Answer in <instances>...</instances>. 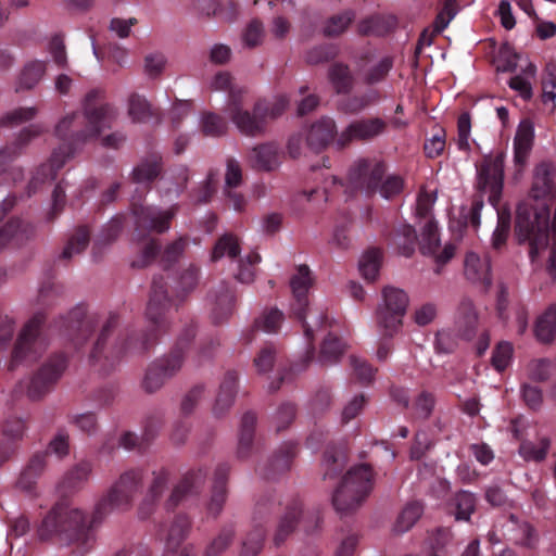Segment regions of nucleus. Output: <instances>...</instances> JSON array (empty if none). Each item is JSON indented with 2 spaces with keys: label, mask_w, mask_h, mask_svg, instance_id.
I'll list each match as a JSON object with an SVG mask.
<instances>
[{
  "label": "nucleus",
  "mask_w": 556,
  "mask_h": 556,
  "mask_svg": "<svg viewBox=\"0 0 556 556\" xmlns=\"http://www.w3.org/2000/svg\"><path fill=\"white\" fill-rule=\"evenodd\" d=\"M548 220L547 207L538 210L526 203L517 205L515 237L518 244L529 242V255L532 261H535L539 253L548 245Z\"/></svg>",
  "instance_id": "f03ea898"
},
{
  "label": "nucleus",
  "mask_w": 556,
  "mask_h": 556,
  "mask_svg": "<svg viewBox=\"0 0 556 556\" xmlns=\"http://www.w3.org/2000/svg\"><path fill=\"white\" fill-rule=\"evenodd\" d=\"M191 525V520L186 514L177 515L169 527L167 544L178 547L188 538Z\"/></svg>",
  "instance_id": "09e8293b"
},
{
  "label": "nucleus",
  "mask_w": 556,
  "mask_h": 556,
  "mask_svg": "<svg viewBox=\"0 0 556 556\" xmlns=\"http://www.w3.org/2000/svg\"><path fill=\"white\" fill-rule=\"evenodd\" d=\"M65 334L76 346H83L93 333L98 320L87 314L84 305H77L63 317Z\"/></svg>",
  "instance_id": "2eb2a0df"
},
{
  "label": "nucleus",
  "mask_w": 556,
  "mask_h": 556,
  "mask_svg": "<svg viewBox=\"0 0 556 556\" xmlns=\"http://www.w3.org/2000/svg\"><path fill=\"white\" fill-rule=\"evenodd\" d=\"M422 241L420 243V252L425 255L435 254L440 249V239L438 235V226L433 219L427 222L421 232Z\"/></svg>",
  "instance_id": "052dcab7"
},
{
  "label": "nucleus",
  "mask_w": 556,
  "mask_h": 556,
  "mask_svg": "<svg viewBox=\"0 0 556 556\" xmlns=\"http://www.w3.org/2000/svg\"><path fill=\"white\" fill-rule=\"evenodd\" d=\"M77 117V113H71L60 119L55 125L54 136L63 142L52 150L47 163L39 166L36 176L29 181V188L36 190L47 180H55L60 169L63 168L67 161L75 156V144L79 143L73 140V134L68 140V132Z\"/></svg>",
  "instance_id": "39448f33"
},
{
  "label": "nucleus",
  "mask_w": 556,
  "mask_h": 556,
  "mask_svg": "<svg viewBox=\"0 0 556 556\" xmlns=\"http://www.w3.org/2000/svg\"><path fill=\"white\" fill-rule=\"evenodd\" d=\"M458 311L457 333L462 339L469 341L476 336L479 321L478 313L473 302L469 299H464L460 302Z\"/></svg>",
  "instance_id": "7c9ffc66"
},
{
  "label": "nucleus",
  "mask_w": 556,
  "mask_h": 556,
  "mask_svg": "<svg viewBox=\"0 0 556 556\" xmlns=\"http://www.w3.org/2000/svg\"><path fill=\"white\" fill-rule=\"evenodd\" d=\"M298 444L293 442L282 443L267 459L262 467V476L266 480H275L279 476L290 470L295 456L298 455Z\"/></svg>",
  "instance_id": "aec40b11"
},
{
  "label": "nucleus",
  "mask_w": 556,
  "mask_h": 556,
  "mask_svg": "<svg viewBox=\"0 0 556 556\" xmlns=\"http://www.w3.org/2000/svg\"><path fill=\"white\" fill-rule=\"evenodd\" d=\"M497 226L493 232L492 247L495 250L502 249L507 241L511 226V214L508 206L503 205L496 208Z\"/></svg>",
  "instance_id": "49530a36"
},
{
  "label": "nucleus",
  "mask_w": 556,
  "mask_h": 556,
  "mask_svg": "<svg viewBox=\"0 0 556 556\" xmlns=\"http://www.w3.org/2000/svg\"><path fill=\"white\" fill-rule=\"evenodd\" d=\"M229 475L230 466L228 464L218 465L214 472L213 491L207 504V510L215 518L222 513L226 503Z\"/></svg>",
  "instance_id": "393cba45"
},
{
  "label": "nucleus",
  "mask_w": 556,
  "mask_h": 556,
  "mask_svg": "<svg viewBox=\"0 0 556 556\" xmlns=\"http://www.w3.org/2000/svg\"><path fill=\"white\" fill-rule=\"evenodd\" d=\"M38 114V110L35 106L29 108H16L12 111L4 113L0 116L1 128H14L22 124L33 121Z\"/></svg>",
  "instance_id": "8fccbe9b"
},
{
  "label": "nucleus",
  "mask_w": 556,
  "mask_h": 556,
  "mask_svg": "<svg viewBox=\"0 0 556 556\" xmlns=\"http://www.w3.org/2000/svg\"><path fill=\"white\" fill-rule=\"evenodd\" d=\"M386 174V164L382 162L371 163L366 159L357 161L348 175L349 186L354 191H366L372 193L378 190Z\"/></svg>",
  "instance_id": "f8f14e48"
},
{
  "label": "nucleus",
  "mask_w": 556,
  "mask_h": 556,
  "mask_svg": "<svg viewBox=\"0 0 556 556\" xmlns=\"http://www.w3.org/2000/svg\"><path fill=\"white\" fill-rule=\"evenodd\" d=\"M126 355L146 356L157 343L162 333L147 328L141 331H122Z\"/></svg>",
  "instance_id": "5701e85b"
},
{
  "label": "nucleus",
  "mask_w": 556,
  "mask_h": 556,
  "mask_svg": "<svg viewBox=\"0 0 556 556\" xmlns=\"http://www.w3.org/2000/svg\"><path fill=\"white\" fill-rule=\"evenodd\" d=\"M464 273L466 278L473 283H483L486 289L492 285L490 265L482 264L480 257L473 252H468L466 254Z\"/></svg>",
  "instance_id": "f704fd0d"
},
{
  "label": "nucleus",
  "mask_w": 556,
  "mask_h": 556,
  "mask_svg": "<svg viewBox=\"0 0 556 556\" xmlns=\"http://www.w3.org/2000/svg\"><path fill=\"white\" fill-rule=\"evenodd\" d=\"M92 467L90 463L80 462L67 471L62 483L66 488H76L88 479Z\"/></svg>",
  "instance_id": "0e129e2a"
},
{
  "label": "nucleus",
  "mask_w": 556,
  "mask_h": 556,
  "mask_svg": "<svg viewBox=\"0 0 556 556\" xmlns=\"http://www.w3.org/2000/svg\"><path fill=\"white\" fill-rule=\"evenodd\" d=\"M533 334L538 342L551 345L556 341V303L549 304L536 317L533 325Z\"/></svg>",
  "instance_id": "cd10ccee"
},
{
  "label": "nucleus",
  "mask_w": 556,
  "mask_h": 556,
  "mask_svg": "<svg viewBox=\"0 0 556 556\" xmlns=\"http://www.w3.org/2000/svg\"><path fill=\"white\" fill-rule=\"evenodd\" d=\"M296 270L298 273L290 279V288L294 299L291 311L299 321H304L308 307V291L313 287L314 279L307 265H299Z\"/></svg>",
  "instance_id": "a211bd4d"
},
{
  "label": "nucleus",
  "mask_w": 556,
  "mask_h": 556,
  "mask_svg": "<svg viewBox=\"0 0 556 556\" xmlns=\"http://www.w3.org/2000/svg\"><path fill=\"white\" fill-rule=\"evenodd\" d=\"M296 416V406L292 403H283L281 404L275 416L274 424L276 427V432L283 431L290 427V425L294 421Z\"/></svg>",
  "instance_id": "338daca9"
},
{
  "label": "nucleus",
  "mask_w": 556,
  "mask_h": 556,
  "mask_svg": "<svg viewBox=\"0 0 556 556\" xmlns=\"http://www.w3.org/2000/svg\"><path fill=\"white\" fill-rule=\"evenodd\" d=\"M346 351L345 343L334 333L329 332L320 344L318 361L327 366L338 363Z\"/></svg>",
  "instance_id": "e433bc0d"
},
{
  "label": "nucleus",
  "mask_w": 556,
  "mask_h": 556,
  "mask_svg": "<svg viewBox=\"0 0 556 556\" xmlns=\"http://www.w3.org/2000/svg\"><path fill=\"white\" fill-rule=\"evenodd\" d=\"M172 301L167 292L166 281L163 276H155L152 280L150 299L146 308V317L151 324V329L164 334L169 331L170 323L166 313Z\"/></svg>",
  "instance_id": "6e6552de"
},
{
  "label": "nucleus",
  "mask_w": 556,
  "mask_h": 556,
  "mask_svg": "<svg viewBox=\"0 0 556 556\" xmlns=\"http://www.w3.org/2000/svg\"><path fill=\"white\" fill-rule=\"evenodd\" d=\"M235 536L236 530L232 526L224 527L206 546L202 556H220L230 546Z\"/></svg>",
  "instance_id": "864d4df0"
},
{
  "label": "nucleus",
  "mask_w": 556,
  "mask_h": 556,
  "mask_svg": "<svg viewBox=\"0 0 556 556\" xmlns=\"http://www.w3.org/2000/svg\"><path fill=\"white\" fill-rule=\"evenodd\" d=\"M240 251L238 239L231 233H225L216 241L211 258L213 262L218 261L225 255L236 258L239 256Z\"/></svg>",
  "instance_id": "3c124183"
},
{
  "label": "nucleus",
  "mask_w": 556,
  "mask_h": 556,
  "mask_svg": "<svg viewBox=\"0 0 556 556\" xmlns=\"http://www.w3.org/2000/svg\"><path fill=\"white\" fill-rule=\"evenodd\" d=\"M26 429V420L20 417H11L1 426V434L10 442H20L24 439Z\"/></svg>",
  "instance_id": "e2e57ef3"
},
{
  "label": "nucleus",
  "mask_w": 556,
  "mask_h": 556,
  "mask_svg": "<svg viewBox=\"0 0 556 556\" xmlns=\"http://www.w3.org/2000/svg\"><path fill=\"white\" fill-rule=\"evenodd\" d=\"M551 441L548 438H542L540 446H535L532 442L523 441L519 446V453L526 462H542L546 458Z\"/></svg>",
  "instance_id": "680f3d73"
},
{
  "label": "nucleus",
  "mask_w": 556,
  "mask_h": 556,
  "mask_svg": "<svg viewBox=\"0 0 556 556\" xmlns=\"http://www.w3.org/2000/svg\"><path fill=\"white\" fill-rule=\"evenodd\" d=\"M302 514V503L293 501L287 506L285 514L279 519L277 530L273 539L274 544L277 547L281 546L286 542L287 538L295 531Z\"/></svg>",
  "instance_id": "bb28decb"
},
{
  "label": "nucleus",
  "mask_w": 556,
  "mask_h": 556,
  "mask_svg": "<svg viewBox=\"0 0 556 556\" xmlns=\"http://www.w3.org/2000/svg\"><path fill=\"white\" fill-rule=\"evenodd\" d=\"M121 325V315L111 312L101 326L100 332L89 354V362L97 364L101 361L105 366H113L126 356L123 332L113 338L115 330Z\"/></svg>",
  "instance_id": "423d86ee"
},
{
  "label": "nucleus",
  "mask_w": 556,
  "mask_h": 556,
  "mask_svg": "<svg viewBox=\"0 0 556 556\" xmlns=\"http://www.w3.org/2000/svg\"><path fill=\"white\" fill-rule=\"evenodd\" d=\"M338 137L334 119L329 116H321L307 127L305 140L312 151L319 153L334 141L337 142Z\"/></svg>",
  "instance_id": "6ab92c4d"
},
{
  "label": "nucleus",
  "mask_w": 556,
  "mask_h": 556,
  "mask_svg": "<svg viewBox=\"0 0 556 556\" xmlns=\"http://www.w3.org/2000/svg\"><path fill=\"white\" fill-rule=\"evenodd\" d=\"M90 242V228L87 225H79L68 238L62 253L61 260L70 261L73 255L84 252Z\"/></svg>",
  "instance_id": "ea45409f"
},
{
  "label": "nucleus",
  "mask_w": 556,
  "mask_h": 556,
  "mask_svg": "<svg viewBox=\"0 0 556 556\" xmlns=\"http://www.w3.org/2000/svg\"><path fill=\"white\" fill-rule=\"evenodd\" d=\"M47 65L43 61H33L24 66L22 70L16 91H25L33 89L46 74Z\"/></svg>",
  "instance_id": "37998d69"
},
{
  "label": "nucleus",
  "mask_w": 556,
  "mask_h": 556,
  "mask_svg": "<svg viewBox=\"0 0 556 556\" xmlns=\"http://www.w3.org/2000/svg\"><path fill=\"white\" fill-rule=\"evenodd\" d=\"M46 131L41 124H30L22 128L12 142V149L20 154L33 140L39 138Z\"/></svg>",
  "instance_id": "bf43d9fd"
},
{
  "label": "nucleus",
  "mask_w": 556,
  "mask_h": 556,
  "mask_svg": "<svg viewBox=\"0 0 556 556\" xmlns=\"http://www.w3.org/2000/svg\"><path fill=\"white\" fill-rule=\"evenodd\" d=\"M127 112L134 123H143L153 115L150 102L137 92L129 94Z\"/></svg>",
  "instance_id": "de8ad7c7"
},
{
  "label": "nucleus",
  "mask_w": 556,
  "mask_h": 556,
  "mask_svg": "<svg viewBox=\"0 0 556 556\" xmlns=\"http://www.w3.org/2000/svg\"><path fill=\"white\" fill-rule=\"evenodd\" d=\"M555 175L556 167L552 162L543 161L539 163L533 170V181L530 189L531 198L534 200L553 198L556 194Z\"/></svg>",
  "instance_id": "412c9836"
},
{
  "label": "nucleus",
  "mask_w": 556,
  "mask_h": 556,
  "mask_svg": "<svg viewBox=\"0 0 556 556\" xmlns=\"http://www.w3.org/2000/svg\"><path fill=\"white\" fill-rule=\"evenodd\" d=\"M174 216L175 211L173 208L157 213L147 210L138 215L137 224L149 231L163 233L169 229Z\"/></svg>",
  "instance_id": "c9c22d12"
},
{
  "label": "nucleus",
  "mask_w": 556,
  "mask_h": 556,
  "mask_svg": "<svg viewBox=\"0 0 556 556\" xmlns=\"http://www.w3.org/2000/svg\"><path fill=\"white\" fill-rule=\"evenodd\" d=\"M327 77L338 94H348L353 89L354 77L350 66L345 63H332L328 68Z\"/></svg>",
  "instance_id": "2f4dec72"
},
{
  "label": "nucleus",
  "mask_w": 556,
  "mask_h": 556,
  "mask_svg": "<svg viewBox=\"0 0 556 556\" xmlns=\"http://www.w3.org/2000/svg\"><path fill=\"white\" fill-rule=\"evenodd\" d=\"M193 486L192 479L188 476L184 477L179 483L173 489L169 497L165 502V508L173 511L191 491Z\"/></svg>",
  "instance_id": "69168bd1"
},
{
  "label": "nucleus",
  "mask_w": 556,
  "mask_h": 556,
  "mask_svg": "<svg viewBox=\"0 0 556 556\" xmlns=\"http://www.w3.org/2000/svg\"><path fill=\"white\" fill-rule=\"evenodd\" d=\"M382 261L383 253L381 249L372 247L366 250L358 262V268L364 279L375 282L379 276Z\"/></svg>",
  "instance_id": "58836bf2"
},
{
  "label": "nucleus",
  "mask_w": 556,
  "mask_h": 556,
  "mask_svg": "<svg viewBox=\"0 0 556 556\" xmlns=\"http://www.w3.org/2000/svg\"><path fill=\"white\" fill-rule=\"evenodd\" d=\"M276 354L277 350L273 344H267L260 350L253 359L258 374H266L274 368Z\"/></svg>",
  "instance_id": "774afa93"
},
{
  "label": "nucleus",
  "mask_w": 556,
  "mask_h": 556,
  "mask_svg": "<svg viewBox=\"0 0 556 556\" xmlns=\"http://www.w3.org/2000/svg\"><path fill=\"white\" fill-rule=\"evenodd\" d=\"M106 92L102 88L89 90L81 100V112L86 127L73 132V140L85 144L91 138H98L104 129H110L117 117L113 104L105 101Z\"/></svg>",
  "instance_id": "7ed1b4c3"
},
{
  "label": "nucleus",
  "mask_w": 556,
  "mask_h": 556,
  "mask_svg": "<svg viewBox=\"0 0 556 556\" xmlns=\"http://www.w3.org/2000/svg\"><path fill=\"white\" fill-rule=\"evenodd\" d=\"M504 152H500L494 157L484 155L478 169V191L480 193L489 191V202L496 207L503 191L504 184Z\"/></svg>",
  "instance_id": "0eeeda50"
},
{
  "label": "nucleus",
  "mask_w": 556,
  "mask_h": 556,
  "mask_svg": "<svg viewBox=\"0 0 556 556\" xmlns=\"http://www.w3.org/2000/svg\"><path fill=\"white\" fill-rule=\"evenodd\" d=\"M247 161L257 172H273L279 166L278 147L274 142L256 144L250 150Z\"/></svg>",
  "instance_id": "b1692460"
},
{
  "label": "nucleus",
  "mask_w": 556,
  "mask_h": 556,
  "mask_svg": "<svg viewBox=\"0 0 556 556\" xmlns=\"http://www.w3.org/2000/svg\"><path fill=\"white\" fill-rule=\"evenodd\" d=\"M257 416L254 412L248 410L243 414L240 421L239 440L237 445V457L247 459L252 452Z\"/></svg>",
  "instance_id": "c756f323"
},
{
  "label": "nucleus",
  "mask_w": 556,
  "mask_h": 556,
  "mask_svg": "<svg viewBox=\"0 0 556 556\" xmlns=\"http://www.w3.org/2000/svg\"><path fill=\"white\" fill-rule=\"evenodd\" d=\"M372 489L374 469L371 465H355L343 476L332 495V504L337 511L349 514L359 507Z\"/></svg>",
  "instance_id": "20e7f679"
},
{
  "label": "nucleus",
  "mask_w": 556,
  "mask_h": 556,
  "mask_svg": "<svg viewBox=\"0 0 556 556\" xmlns=\"http://www.w3.org/2000/svg\"><path fill=\"white\" fill-rule=\"evenodd\" d=\"M355 12L353 10H345L339 14L330 16L323 27V35L326 38H334L342 35L352 22L355 20Z\"/></svg>",
  "instance_id": "a18cd8bd"
},
{
  "label": "nucleus",
  "mask_w": 556,
  "mask_h": 556,
  "mask_svg": "<svg viewBox=\"0 0 556 556\" xmlns=\"http://www.w3.org/2000/svg\"><path fill=\"white\" fill-rule=\"evenodd\" d=\"M283 319L285 315L278 308H265L260 317L254 320V327L266 332H276Z\"/></svg>",
  "instance_id": "4d7b16f0"
},
{
  "label": "nucleus",
  "mask_w": 556,
  "mask_h": 556,
  "mask_svg": "<svg viewBox=\"0 0 556 556\" xmlns=\"http://www.w3.org/2000/svg\"><path fill=\"white\" fill-rule=\"evenodd\" d=\"M387 128V122L380 117L355 119L341 131L337 139V147L344 149L353 141H371L382 135Z\"/></svg>",
  "instance_id": "ddd939ff"
},
{
  "label": "nucleus",
  "mask_w": 556,
  "mask_h": 556,
  "mask_svg": "<svg viewBox=\"0 0 556 556\" xmlns=\"http://www.w3.org/2000/svg\"><path fill=\"white\" fill-rule=\"evenodd\" d=\"M18 232L34 235V226L18 217H12L0 228V248H3Z\"/></svg>",
  "instance_id": "5fc2aeb1"
},
{
  "label": "nucleus",
  "mask_w": 556,
  "mask_h": 556,
  "mask_svg": "<svg viewBox=\"0 0 556 556\" xmlns=\"http://www.w3.org/2000/svg\"><path fill=\"white\" fill-rule=\"evenodd\" d=\"M375 316L377 327L382 331L383 337L389 339L397 334L403 326L404 316L380 304L376 308Z\"/></svg>",
  "instance_id": "4c0bfd02"
},
{
  "label": "nucleus",
  "mask_w": 556,
  "mask_h": 556,
  "mask_svg": "<svg viewBox=\"0 0 556 556\" xmlns=\"http://www.w3.org/2000/svg\"><path fill=\"white\" fill-rule=\"evenodd\" d=\"M181 368L182 365L179 356L166 354L148 366L141 386L146 393L152 394L159 391Z\"/></svg>",
  "instance_id": "4468645a"
},
{
  "label": "nucleus",
  "mask_w": 556,
  "mask_h": 556,
  "mask_svg": "<svg viewBox=\"0 0 556 556\" xmlns=\"http://www.w3.org/2000/svg\"><path fill=\"white\" fill-rule=\"evenodd\" d=\"M265 531L261 527L254 528L247 534L241 544L239 556H257L264 546Z\"/></svg>",
  "instance_id": "13d9d810"
},
{
  "label": "nucleus",
  "mask_w": 556,
  "mask_h": 556,
  "mask_svg": "<svg viewBox=\"0 0 556 556\" xmlns=\"http://www.w3.org/2000/svg\"><path fill=\"white\" fill-rule=\"evenodd\" d=\"M67 366L63 354L51 356L35 374L27 388V396L31 401L41 400L55 384Z\"/></svg>",
  "instance_id": "9d476101"
},
{
  "label": "nucleus",
  "mask_w": 556,
  "mask_h": 556,
  "mask_svg": "<svg viewBox=\"0 0 556 556\" xmlns=\"http://www.w3.org/2000/svg\"><path fill=\"white\" fill-rule=\"evenodd\" d=\"M339 55V49L331 43L313 47L305 53V62L309 65H318L330 62Z\"/></svg>",
  "instance_id": "6e6d98bb"
},
{
  "label": "nucleus",
  "mask_w": 556,
  "mask_h": 556,
  "mask_svg": "<svg viewBox=\"0 0 556 556\" xmlns=\"http://www.w3.org/2000/svg\"><path fill=\"white\" fill-rule=\"evenodd\" d=\"M382 302L380 305L387 307L390 311H394L402 316H405L409 304L408 294L400 289L392 286H387L382 289Z\"/></svg>",
  "instance_id": "c03bdc74"
},
{
  "label": "nucleus",
  "mask_w": 556,
  "mask_h": 556,
  "mask_svg": "<svg viewBox=\"0 0 556 556\" xmlns=\"http://www.w3.org/2000/svg\"><path fill=\"white\" fill-rule=\"evenodd\" d=\"M46 319V314L38 312L24 326L12 350L11 361L8 365L10 371L15 370L17 366L26 361L36 359L33 345Z\"/></svg>",
  "instance_id": "9b49d317"
},
{
  "label": "nucleus",
  "mask_w": 556,
  "mask_h": 556,
  "mask_svg": "<svg viewBox=\"0 0 556 556\" xmlns=\"http://www.w3.org/2000/svg\"><path fill=\"white\" fill-rule=\"evenodd\" d=\"M199 127L204 137L219 138L228 132L227 121L222 115L212 111L201 113Z\"/></svg>",
  "instance_id": "a19ab883"
},
{
  "label": "nucleus",
  "mask_w": 556,
  "mask_h": 556,
  "mask_svg": "<svg viewBox=\"0 0 556 556\" xmlns=\"http://www.w3.org/2000/svg\"><path fill=\"white\" fill-rule=\"evenodd\" d=\"M424 504L419 501L408 502L399 514L393 531L395 533H404L408 531L422 516Z\"/></svg>",
  "instance_id": "79ce46f5"
},
{
  "label": "nucleus",
  "mask_w": 556,
  "mask_h": 556,
  "mask_svg": "<svg viewBox=\"0 0 556 556\" xmlns=\"http://www.w3.org/2000/svg\"><path fill=\"white\" fill-rule=\"evenodd\" d=\"M152 475L153 479L149 486L148 495L139 506V514L142 519L148 518L152 514L170 477L169 470L164 467L154 470Z\"/></svg>",
  "instance_id": "a878e982"
},
{
  "label": "nucleus",
  "mask_w": 556,
  "mask_h": 556,
  "mask_svg": "<svg viewBox=\"0 0 556 556\" xmlns=\"http://www.w3.org/2000/svg\"><path fill=\"white\" fill-rule=\"evenodd\" d=\"M345 464L346 456L343 451L334 444L327 445L321 459V466L325 470L323 479H336L343 471Z\"/></svg>",
  "instance_id": "72a5a7b5"
},
{
  "label": "nucleus",
  "mask_w": 556,
  "mask_h": 556,
  "mask_svg": "<svg viewBox=\"0 0 556 556\" xmlns=\"http://www.w3.org/2000/svg\"><path fill=\"white\" fill-rule=\"evenodd\" d=\"M98 515L96 513L93 520H89L84 511L73 507L66 498H61L37 526L36 535L40 542L55 541L60 545L74 546L79 555H84L94 544L91 528Z\"/></svg>",
  "instance_id": "f257e3e1"
},
{
  "label": "nucleus",
  "mask_w": 556,
  "mask_h": 556,
  "mask_svg": "<svg viewBox=\"0 0 556 556\" xmlns=\"http://www.w3.org/2000/svg\"><path fill=\"white\" fill-rule=\"evenodd\" d=\"M164 174L163 156L153 152L140 160L130 173V180L138 185H151Z\"/></svg>",
  "instance_id": "4be33fe9"
},
{
  "label": "nucleus",
  "mask_w": 556,
  "mask_h": 556,
  "mask_svg": "<svg viewBox=\"0 0 556 556\" xmlns=\"http://www.w3.org/2000/svg\"><path fill=\"white\" fill-rule=\"evenodd\" d=\"M143 475L139 469H130L121 475L111 488L108 497L97 508V514L106 511L108 507L129 506L134 496L142 485Z\"/></svg>",
  "instance_id": "1a4fd4ad"
},
{
  "label": "nucleus",
  "mask_w": 556,
  "mask_h": 556,
  "mask_svg": "<svg viewBox=\"0 0 556 556\" xmlns=\"http://www.w3.org/2000/svg\"><path fill=\"white\" fill-rule=\"evenodd\" d=\"M265 112V99H258L251 110L244 109L230 119L242 135L252 138L264 137L268 131Z\"/></svg>",
  "instance_id": "f3484780"
},
{
  "label": "nucleus",
  "mask_w": 556,
  "mask_h": 556,
  "mask_svg": "<svg viewBox=\"0 0 556 556\" xmlns=\"http://www.w3.org/2000/svg\"><path fill=\"white\" fill-rule=\"evenodd\" d=\"M212 316L215 324L227 320L235 307V294L229 286L222 283L212 294Z\"/></svg>",
  "instance_id": "c85d7f7f"
},
{
  "label": "nucleus",
  "mask_w": 556,
  "mask_h": 556,
  "mask_svg": "<svg viewBox=\"0 0 556 556\" xmlns=\"http://www.w3.org/2000/svg\"><path fill=\"white\" fill-rule=\"evenodd\" d=\"M452 504L455 507V519L469 521L470 515L476 509V497L470 492L460 491L455 494Z\"/></svg>",
  "instance_id": "603ef678"
},
{
  "label": "nucleus",
  "mask_w": 556,
  "mask_h": 556,
  "mask_svg": "<svg viewBox=\"0 0 556 556\" xmlns=\"http://www.w3.org/2000/svg\"><path fill=\"white\" fill-rule=\"evenodd\" d=\"M48 467V452H36L20 472L14 488L29 498L39 496L38 480Z\"/></svg>",
  "instance_id": "dca6fc26"
},
{
  "label": "nucleus",
  "mask_w": 556,
  "mask_h": 556,
  "mask_svg": "<svg viewBox=\"0 0 556 556\" xmlns=\"http://www.w3.org/2000/svg\"><path fill=\"white\" fill-rule=\"evenodd\" d=\"M416 229L407 224L399 226L391 235L390 241L400 255L410 257L417 244Z\"/></svg>",
  "instance_id": "473e14b6"
}]
</instances>
